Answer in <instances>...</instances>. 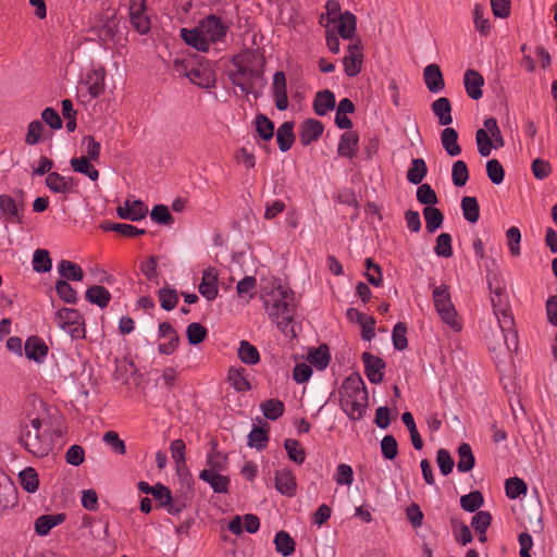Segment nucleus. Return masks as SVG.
I'll use <instances>...</instances> for the list:
<instances>
[{
	"instance_id": "obj_42",
	"label": "nucleus",
	"mask_w": 557,
	"mask_h": 557,
	"mask_svg": "<svg viewBox=\"0 0 557 557\" xmlns=\"http://www.w3.org/2000/svg\"><path fill=\"white\" fill-rule=\"evenodd\" d=\"M70 163L74 172L86 175L90 181L98 180L99 172L88 158H72Z\"/></svg>"
},
{
	"instance_id": "obj_59",
	"label": "nucleus",
	"mask_w": 557,
	"mask_h": 557,
	"mask_svg": "<svg viewBox=\"0 0 557 557\" xmlns=\"http://www.w3.org/2000/svg\"><path fill=\"white\" fill-rule=\"evenodd\" d=\"M186 335H187V339H188V343L190 345H199L200 343H202L207 335H208V331L207 329L198 323V322H193L190 324H188L187 326V330H186Z\"/></svg>"
},
{
	"instance_id": "obj_45",
	"label": "nucleus",
	"mask_w": 557,
	"mask_h": 557,
	"mask_svg": "<svg viewBox=\"0 0 557 557\" xmlns=\"http://www.w3.org/2000/svg\"><path fill=\"white\" fill-rule=\"evenodd\" d=\"M460 205L463 218L470 223H476L480 219V207L476 198L465 196Z\"/></svg>"
},
{
	"instance_id": "obj_26",
	"label": "nucleus",
	"mask_w": 557,
	"mask_h": 557,
	"mask_svg": "<svg viewBox=\"0 0 557 557\" xmlns=\"http://www.w3.org/2000/svg\"><path fill=\"white\" fill-rule=\"evenodd\" d=\"M47 187L58 194L71 193L75 187L73 177L62 176L58 172H50L46 177Z\"/></svg>"
},
{
	"instance_id": "obj_18",
	"label": "nucleus",
	"mask_w": 557,
	"mask_h": 557,
	"mask_svg": "<svg viewBox=\"0 0 557 557\" xmlns=\"http://www.w3.org/2000/svg\"><path fill=\"white\" fill-rule=\"evenodd\" d=\"M323 131L322 122L315 119H308L300 126L299 141L302 146H308L312 141L318 140L322 136Z\"/></svg>"
},
{
	"instance_id": "obj_27",
	"label": "nucleus",
	"mask_w": 557,
	"mask_h": 557,
	"mask_svg": "<svg viewBox=\"0 0 557 557\" xmlns=\"http://www.w3.org/2000/svg\"><path fill=\"white\" fill-rule=\"evenodd\" d=\"M181 37L188 46L197 49L198 51L207 52L209 50L210 44L202 33L201 27L193 29L182 28Z\"/></svg>"
},
{
	"instance_id": "obj_50",
	"label": "nucleus",
	"mask_w": 557,
	"mask_h": 557,
	"mask_svg": "<svg viewBox=\"0 0 557 557\" xmlns=\"http://www.w3.org/2000/svg\"><path fill=\"white\" fill-rule=\"evenodd\" d=\"M52 268V261L49 251L38 248L33 256V269L38 273L49 272Z\"/></svg>"
},
{
	"instance_id": "obj_22",
	"label": "nucleus",
	"mask_w": 557,
	"mask_h": 557,
	"mask_svg": "<svg viewBox=\"0 0 557 557\" xmlns=\"http://www.w3.org/2000/svg\"><path fill=\"white\" fill-rule=\"evenodd\" d=\"M199 479L208 483L214 493L226 494L230 490V478L212 470H202Z\"/></svg>"
},
{
	"instance_id": "obj_21",
	"label": "nucleus",
	"mask_w": 557,
	"mask_h": 557,
	"mask_svg": "<svg viewBox=\"0 0 557 557\" xmlns=\"http://www.w3.org/2000/svg\"><path fill=\"white\" fill-rule=\"evenodd\" d=\"M463 85L467 95L478 100L482 97V86L484 85V77L476 70L469 69L463 74Z\"/></svg>"
},
{
	"instance_id": "obj_61",
	"label": "nucleus",
	"mask_w": 557,
	"mask_h": 557,
	"mask_svg": "<svg viewBox=\"0 0 557 557\" xmlns=\"http://www.w3.org/2000/svg\"><path fill=\"white\" fill-rule=\"evenodd\" d=\"M417 200L425 207H434L438 198L434 189L429 184H421L417 189Z\"/></svg>"
},
{
	"instance_id": "obj_49",
	"label": "nucleus",
	"mask_w": 557,
	"mask_h": 557,
	"mask_svg": "<svg viewBox=\"0 0 557 557\" xmlns=\"http://www.w3.org/2000/svg\"><path fill=\"white\" fill-rule=\"evenodd\" d=\"M21 486L28 493H35L39 486L38 474L34 468L28 467L18 474Z\"/></svg>"
},
{
	"instance_id": "obj_60",
	"label": "nucleus",
	"mask_w": 557,
	"mask_h": 557,
	"mask_svg": "<svg viewBox=\"0 0 557 557\" xmlns=\"http://www.w3.org/2000/svg\"><path fill=\"white\" fill-rule=\"evenodd\" d=\"M256 129L263 140H270L274 135V123L264 114H258Z\"/></svg>"
},
{
	"instance_id": "obj_15",
	"label": "nucleus",
	"mask_w": 557,
	"mask_h": 557,
	"mask_svg": "<svg viewBox=\"0 0 557 557\" xmlns=\"http://www.w3.org/2000/svg\"><path fill=\"white\" fill-rule=\"evenodd\" d=\"M346 315L349 321L357 322L361 326L362 339L371 341L374 337L375 320L373 317L367 315L356 308H349Z\"/></svg>"
},
{
	"instance_id": "obj_14",
	"label": "nucleus",
	"mask_w": 557,
	"mask_h": 557,
	"mask_svg": "<svg viewBox=\"0 0 557 557\" xmlns=\"http://www.w3.org/2000/svg\"><path fill=\"white\" fill-rule=\"evenodd\" d=\"M208 42L221 41L226 36L227 27L221 18L215 15H209L200 25Z\"/></svg>"
},
{
	"instance_id": "obj_48",
	"label": "nucleus",
	"mask_w": 557,
	"mask_h": 557,
	"mask_svg": "<svg viewBox=\"0 0 557 557\" xmlns=\"http://www.w3.org/2000/svg\"><path fill=\"white\" fill-rule=\"evenodd\" d=\"M428 173V168L423 159L417 158L411 161V166L407 172V180L413 185L422 182Z\"/></svg>"
},
{
	"instance_id": "obj_39",
	"label": "nucleus",
	"mask_w": 557,
	"mask_h": 557,
	"mask_svg": "<svg viewBox=\"0 0 557 557\" xmlns=\"http://www.w3.org/2000/svg\"><path fill=\"white\" fill-rule=\"evenodd\" d=\"M237 357L243 363L248 366L257 364L260 361V354L258 349L245 339L239 342Z\"/></svg>"
},
{
	"instance_id": "obj_24",
	"label": "nucleus",
	"mask_w": 557,
	"mask_h": 557,
	"mask_svg": "<svg viewBox=\"0 0 557 557\" xmlns=\"http://www.w3.org/2000/svg\"><path fill=\"white\" fill-rule=\"evenodd\" d=\"M431 110L437 117L441 126H448L453 123V108L447 97H441L431 103Z\"/></svg>"
},
{
	"instance_id": "obj_11",
	"label": "nucleus",
	"mask_w": 557,
	"mask_h": 557,
	"mask_svg": "<svg viewBox=\"0 0 557 557\" xmlns=\"http://www.w3.org/2000/svg\"><path fill=\"white\" fill-rule=\"evenodd\" d=\"M361 359L364 364V374L368 377V380L373 384H380L381 382H383V370L386 367L385 361L382 358L374 356L369 351H364L361 356Z\"/></svg>"
},
{
	"instance_id": "obj_2",
	"label": "nucleus",
	"mask_w": 557,
	"mask_h": 557,
	"mask_svg": "<svg viewBox=\"0 0 557 557\" xmlns=\"http://www.w3.org/2000/svg\"><path fill=\"white\" fill-rule=\"evenodd\" d=\"M339 394L343 410L351 420H360L369 404V395L362 377L357 373L346 377Z\"/></svg>"
},
{
	"instance_id": "obj_32",
	"label": "nucleus",
	"mask_w": 557,
	"mask_h": 557,
	"mask_svg": "<svg viewBox=\"0 0 557 557\" xmlns=\"http://www.w3.org/2000/svg\"><path fill=\"white\" fill-rule=\"evenodd\" d=\"M441 143L448 156L456 157L461 153L458 133L455 128L446 126L441 133Z\"/></svg>"
},
{
	"instance_id": "obj_36",
	"label": "nucleus",
	"mask_w": 557,
	"mask_h": 557,
	"mask_svg": "<svg viewBox=\"0 0 557 557\" xmlns=\"http://www.w3.org/2000/svg\"><path fill=\"white\" fill-rule=\"evenodd\" d=\"M294 123L286 121L280 125L276 132V141L282 152L292 148L295 141Z\"/></svg>"
},
{
	"instance_id": "obj_3",
	"label": "nucleus",
	"mask_w": 557,
	"mask_h": 557,
	"mask_svg": "<svg viewBox=\"0 0 557 557\" xmlns=\"http://www.w3.org/2000/svg\"><path fill=\"white\" fill-rule=\"evenodd\" d=\"M18 443L36 457H46L52 450V438L48 434V425L44 424L39 418H33L21 424Z\"/></svg>"
},
{
	"instance_id": "obj_47",
	"label": "nucleus",
	"mask_w": 557,
	"mask_h": 557,
	"mask_svg": "<svg viewBox=\"0 0 557 557\" xmlns=\"http://www.w3.org/2000/svg\"><path fill=\"white\" fill-rule=\"evenodd\" d=\"M58 271L61 276L70 281H82L84 277L82 268L70 260H62L58 265Z\"/></svg>"
},
{
	"instance_id": "obj_44",
	"label": "nucleus",
	"mask_w": 557,
	"mask_h": 557,
	"mask_svg": "<svg viewBox=\"0 0 557 557\" xmlns=\"http://www.w3.org/2000/svg\"><path fill=\"white\" fill-rule=\"evenodd\" d=\"M102 230L107 232H115L124 237H135L139 235H144L146 231L144 228H138L134 225L126 223H103L101 225Z\"/></svg>"
},
{
	"instance_id": "obj_37",
	"label": "nucleus",
	"mask_w": 557,
	"mask_h": 557,
	"mask_svg": "<svg viewBox=\"0 0 557 557\" xmlns=\"http://www.w3.org/2000/svg\"><path fill=\"white\" fill-rule=\"evenodd\" d=\"M357 28V17L349 11L338 16V34L343 39H352Z\"/></svg>"
},
{
	"instance_id": "obj_25",
	"label": "nucleus",
	"mask_w": 557,
	"mask_h": 557,
	"mask_svg": "<svg viewBox=\"0 0 557 557\" xmlns=\"http://www.w3.org/2000/svg\"><path fill=\"white\" fill-rule=\"evenodd\" d=\"M274 485L277 492L285 496L293 497L296 494V478L290 471H276L274 476Z\"/></svg>"
},
{
	"instance_id": "obj_38",
	"label": "nucleus",
	"mask_w": 557,
	"mask_h": 557,
	"mask_svg": "<svg viewBox=\"0 0 557 557\" xmlns=\"http://www.w3.org/2000/svg\"><path fill=\"white\" fill-rule=\"evenodd\" d=\"M458 462L457 469L459 472H469L475 465V458L472 448L468 443H461L457 449Z\"/></svg>"
},
{
	"instance_id": "obj_30",
	"label": "nucleus",
	"mask_w": 557,
	"mask_h": 557,
	"mask_svg": "<svg viewBox=\"0 0 557 557\" xmlns=\"http://www.w3.org/2000/svg\"><path fill=\"white\" fill-rule=\"evenodd\" d=\"M24 349L26 357L37 362H41L48 354V346L38 336L28 337Z\"/></svg>"
},
{
	"instance_id": "obj_41",
	"label": "nucleus",
	"mask_w": 557,
	"mask_h": 557,
	"mask_svg": "<svg viewBox=\"0 0 557 557\" xmlns=\"http://www.w3.org/2000/svg\"><path fill=\"white\" fill-rule=\"evenodd\" d=\"M274 545L277 553L282 556H289L296 549V542L286 531H278L274 536Z\"/></svg>"
},
{
	"instance_id": "obj_5",
	"label": "nucleus",
	"mask_w": 557,
	"mask_h": 557,
	"mask_svg": "<svg viewBox=\"0 0 557 557\" xmlns=\"http://www.w3.org/2000/svg\"><path fill=\"white\" fill-rule=\"evenodd\" d=\"M433 301L442 321L453 331L459 332L462 326L457 319V311L450 299L449 287L445 284L436 286L433 289Z\"/></svg>"
},
{
	"instance_id": "obj_17",
	"label": "nucleus",
	"mask_w": 557,
	"mask_h": 557,
	"mask_svg": "<svg viewBox=\"0 0 557 557\" xmlns=\"http://www.w3.org/2000/svg\"><path fill=\"white\" fill-rule=\"evenodd\" d=\"M273 98L275 107L278 111H284L288 108V97L286 88V76L283 71H277L273 76Z\"/></svg>"
},
{
	"instance_id": "obj_12",
	"label": "nucleus",
	"mask_w": 557,
	"mask_h": 557,
	"mask_svg": "<svg viewBox=\"0 0 557 557\" xmlns=\"http://www.w3.org/2000/svg\"><path fill=\"white\" fill-rule=\"evenodd\" d=\"M22 210L23 203L18 206L12 196L7 194L0 195V211L4 223L22 224Z\"/></svg>"
},
{
	"instance_id": "obj_56",
	"label": "nucleus",
	"mask_w": 557,
	"mask_h": 557,
	"mask_svg": "<svg viewBox=\"0 0 557 557\" xmlns=\"http://www.w3.org/2000/svg\"><path fill=\"white\" fill-rule=\"evenodd\" d=\"M160 306L166 311L173 310L178 302V295L174 288L163 287L158 292Z\"/></svg>"
},
{
	"instance_id": "obj_58",
	"label": "nucleus",
	"mask_w": 557,
	"mask_h": 557,
	"mask_svg": "<svg viewBox=\"0 0 557 557\" xmlns=\"http://www.w3.org/2000/svg\"><path fill=\"white\" fill-rule=\"evenodd\" d=\"M451 180L456 187H462L469 180V170L465 161L458 160L453 164Z\"/></svg>"
},
{
	"instance_id": "obj_53",
	"label": "nucleus",
	"mask_w": 557,
	"mask_h": 557,
	"mask_svg": "<svg viewBox=\"0 0 557 557\" xmlns=\"http://www.w3.org/2000/svg\"><path fill=\"white\" fill-rule=\"evenodd\" d=\"M453 533L455 536V540L461 544L467 545L472 542V533L467 524H465L462 521H459L457 519L450 520Z\"/></svg>"
},
{
	"instance_id": "obj_7",
	"label": "nucleus",
	"mask_w": 557,
	"mask_h": 557,
	"mask_svg": "<svg viewBox=\"0 0 557 557\" xmlns=\"http://www.w3.org/2000/svg\"><path fill=\"white\" fill-rule=\"evenodd\" d=\"M55 323L73 338L84 336V319L82 314L73 308H62L55 313Z\"/></svg>"
},
{
	"instance_id": "obj_19",
	"label": "nucleus",
	"mask_w": 557,
	"mask_h": 557,
	"mask_svg": "<svg viewBox=\"0 0 557 557\" xmlns=\"http://www.w3.org/2000/svg\"><path fill=\"white\" fill-rule=\"evenodd\" d=\"M199 293L207 300H214L218 296V273L212 267L202 271L201 283L199 285Z\"/></svg>"
},
{
	"instance_id": "obj_43",
	"label": "nucleus",
	"mask_w": 557,
	"mask_h": 557,
	"mask_svg": "<svg viewBox=\"0 0 557 557\" xmlns=\"http://www.w3.org/2000/svg\"><path fill=\"white\" fill-rule=\"evenodd\" d=\"M423 216L425 220V228L429 233H435L443 224L444 214L435 207H424Z\"/></svg>"
},
{
	"instance_id": "obj_1",
	"label": "nucleus",
	"mask_w": 557,
	"mask_h": 557,
	"mask_svg": "<svg viewBox=\"0 0 557 557\" xmlns=\"http://www.w3.org/2000/svg\"><path fill=\"white\" fill-rule=\"evenodd\" d=\"M235 71L228 73V78L245 95L252 94L255 98L259 97L256 90L257 85L265 86L264 78V58L256 52H245L233 59Z\"/></svg>"
},
{
	"instance_id": "obj_46",
	"label": "nucleus",
	"mask_w": 557,
	"mask_h": 557,
	"mask_svg": "<svg viewBox=\"0 0 557 557\" xmlns=\"http://www.w3.org/2000/svg\"><path fill=\"white\" fill-rule=\"evenodd\" d=\"M263 416L270 420H277L285 411L284 403L276 398H271L260 405Z\"/></svg>"
},
{
	"instance_id": "obj_51",
	"label": "nucleus",
	"mask_w": 557,
	"mask_h": 557,
	"mask_svg": "<svg viewBox=\"0 0 557 557\" xmlns=\"http://www.w3.org/2000/svg\"><path fill=\"white\" fill-rule=\"evenodd\" d=\"M484 503L480 491H472L460 497V506L465 511L475 512Z\"/></svg>"
},
{
	"instance_id": "obj_34",
	"label": "nucleus",
	"mask_w": 557,
	"mask_h": 557,
	"mask_svg": "<svg viewBox=\"0 0 557 557\" xmlns=\"http://www.w3.org/2000/svg\"><path fill=\"white\" fill-rule=\"evenodd\" d=\"M85 298L87 301L92 305H97L99 308H106L111 300V294L104 286L92 285L87 288Z\"/></svg>"
},
{
	"instance_id": "obj_62",
	"label": "nucleus",
	"mask_w": 557,
	"mask_h": 557,
	"mask_svg": "<svg viewBox=\"0 0 557 557\" xmlns=\"http://www.w3.org/2000/svg\"><path fill=\"white\" fill-rule=\"evenodd\" d=\"M268 442V430L263 428H253V430L248 435V445L250 447L257 448L258 450L264 449Z\"/></svg>"
},
{
	"instance_id": "obj_31",
	"label": "nucleus",
	"mask_w": 557,
	"mask_h": 557,
	"mask_svg": "<svg viewBox=\"0 0 557 557\" xmlns=\"http://www.w3.org/2000/svg\"><path fill=\"white\" fill-rule=\"evenodd\" d=\"M227 381L231 382L234 389L238 393H245L251 389V384L246 376V369L243 367H230Z\"/></svg>"
},
{
	"instance_id": "obj_13",
	"label": "nucleus",
	"mask_w": 557,
	"mask_h": 557,
	"mask_svg": "<svg viewBox=\"0 0 557 557\" xmlns=\"http://www.w3.org/2000/svg\"><path fill=\"white\" fill-rule=\"evenodd\" d=\"M475 143L478 152L481 157L486 158L491 154L492 149H499L505 146L503 134L490 137L486 131L478 129L475 132Z\"/></svg>"
},
{
	"instance_id": "obj_20",
	"label": "nucleus",
	"mask_w": 557,
	"mask_h": 557,
	"mask_svg": "<svg viewBox=\"0 0 557 557\" xmlns=\"http://www.w3.org/2000/svg\"><path fill=\"white\" fill-rule=\"evenodd\" d=\"M423 79L430 92L437 94L445 88V81L441 67L435 63L424 67Z\"/></svg>"
},
{
	"instance_id": "obj_9",
	"label": "nucleus",
	"mask_w": 557,
	"mask_h": 557,
	"mask_svg": "<svg viewBox=\"0 0 557 557\" xmlns=\"http://www.w3.org/2000/svg\"><path fill=\"white\" fill-rule=\"evenodd\" d=\"M147 5L145 0H131L129 1V22L132 26L140 34L149 33L151 22L147 15Z\"/></svg>"
},
{
	"instance_id": "obj_54",
	"label": "nucleus",
	"mask_w": 557,
	"mask_h": 557,
	"mask_svg": "<svg viewBox=\"0 0 557 557\" xmlns=\"http://www.w3.org/2000/svg\"><path fill=\"white\" fill-rule=\"evenodd\" d=\"M185 449L186 444L182 438L174 440L170 445L171 455L176 463L177 472H180L181 469L186 468Z\"/></svg>"
},
{
	"instance_id": "obj_8",
	"label": "nucleus",
	"mask_w": 557,
	"mask_h": 557,
	"mask_svg": "<svg viewBox=\"0 0 557 557\" xmlns=\"http://www.w3.org/2000/svg\"><path fill=\"white\" fill-rule=\"evenodd\" d=\"M491 289V302L494 313L499 325L505 327L513 326V319L509 313L507 297L500 287L493 288L492 283L488 284Z\"/></svg>"
},
{
	"instance_id": "obj_6",
	"label": "nucleus",
	"mask_w": 557,
	"mask_h": 557,
	"mask_svg": "<svg viewBox=\"0 0 557 557\" xmlns=\"http://www.w3.org/2000/svg\"><path fill=\"white\" fill-rule=\"evenodd\" d=\"M487 345L491 351L505 355L518 349V333L513 326L505 327L498 324V329L491 330L485 334Z\"/></svg>"
},
{
	"instance_id": "obj_63",
	"label": "nucleus",
	"mask_w": 557,
	"mask_h": 557,
	"mask_svg": "<svg viewBox=\"0 0 557 557\" xmlns=\"http://www.w3.org/2000/svg\"><path fill=\"white\" fill-rule=\"evenodd\" d=\"M362 53L348 54L343 59L344 71L347 76L354 77L358 75L362 66Z\"/></svg>"
},
{
	"instance_id": "obj_29",
	"label": "nucleus",
	"mask_w": 557,
	"mask_h": 557,
	"mask_svg": "<svg viewBox=\"0 0 557 557\" xmlns=\"http://www.w3.org/2000/svg\"><path fill=\"white\" fill-rule=\"evenodd\" d=\"M66 519L64 512L57 515H42L35 520V532L38 535L45 536L49 534L52 528L63 523Z\"/></svg>"
},
{
	"instance_id": "obj_4",
	"label": "nucleus",
	"mask_w": 557,
	"mask_h": 557,
	"mask_svg": "<svg viewBox=\"0 0 557 557\" xmlns=\"http://www.w3.org/2000/svg\"><path fill=\"white\" fill-rule=\"evenodd\" d=\"M263 306L277 327L287 334L295 313L294 292L280 285L276 292L263 299Z\"/></svg>"
},
{
	"instance_id": "obj_10",
	"label": "nucleus",
	"mask_w": 557,
	"mask_h": 557,
	"mask_svg": "<svg viewBox=\"0 0 557 557\" xmlns=\"http://www.w3.org/2000/svg\"><path fill=\"white\" fill-rule=\"evenodd\" d=\"M174 66L177 71H186V76L189 81L201 88H210L215 83V78L211 72L199 67L188 69L184 60H175Z\"/></svg>"
},
{
	"instance_id": "obj_55",
	"label": "nucleus",
	"mask_w": 557,
	"mask_h": 557,
	"mask_svg": "<svg viewBox=\"0 0 557 557\" xmlns=\"http://www.w3.org/2000/svg\"><path fill=\"white\" fill-rule=\"evenodd\" d=\"M401 420L409 431L411 443H412L413 447L417 450L422 449L423 441L417 430V425H416V422H414V419H413V416L411 414V412H409V411L404 412L401 416Z\"/></svg>"
},
{
	"instance_id": "obj_16",
	"label": "nucleus",
	"mask_w": 557,
	"mask_h": 557,
	"mask_svg": "<svg viewBox=\"0 0 557 557\" xmlns=\"http://www.w3.org/2000/svg\"><path fill=\"white\" fill-rule=\"evenodd\" d=\"M120 20L115 13L107 14L101 20V25L97 27V36L102 44L115 41Z\"/></svg>"
},
{
	"instance_id": "obj_52",
	"label": "nucleus",
	"mask_w": 557,
	"mask_h": 557,
	"mask_svg": "<svg viewBox=\"0 0 557 557\" xmlns=\"http://www.w3.org/2000/svg\"><path fill=\"white\" fill-rule=\"evenodd\" d=\"M284 448L287 453L288 458L297 465H301L305 461L306 454L301 444L294 438H287L284 442Z\"/></svg>"
},
{
	"instance_id": "obj_28",
	"label": "nucleus",
	"mask_w": 557,
	"mask_h": 557,
	"mask_svg": "<svg viewBox=\"0 0 557 557\" xmlns=\"http://www.w3.org/2000/svg\"><path fill=\"white\" fill-rule=\"evenodd\" d=\"M335 96L331 90L324 89L317 92L313 101V110L317 115H326L330 111L335 109Z\"/></svg>"
},
{
	"instance_id": "obj_40",
	"label": "nucleus",
	"mask_w": 557,
	"mask_h": 557,
	"mask_svg": "<svg viewBox=\"0 0 557 557\" xmlns=\"http://www.w3.org/2000/svg\"><path fill=\"white\" fill-rule=\"evenodd\" d=\"M106 71L103 67L94 71L87 76L88 94L91 98L99 97L104 91Z\"/></svg>"
},
{
	"instance_id": "obj_33",
	"label": "nucleus",
	"mask_w": 557,
	"mask_h": 557,
	"mask_svg": "<svg viewBox=\"0 0 557 557\" xmlns=\"http://www.w3.org/2000/svg\"><path fill=\"white\" fill-rule=\"evenodd\" d=\"M359 136L355 132H345L339 139L337 153L341 157L354 158L357 152Z\"/></svg>"
},
{
	"instance_id": "obj_57",
	"label": "nucleus",
	"mask_w": 557,
	"mask_h": 557,
	"mask_svg": "<svg viewBox=\"0 0 557 557\" xmlns=\"http://www.w3.org/2000/svg\"><path fill=\"white\" fill-rule=\"evenodd\" d=\"M505 490L508 498L516 499L520 495L525 494L528 487L522 479L513 476L506 480Z\"/></svg>"
},
{
	"instance_id": "obj_64",
	"label": "nucleus",
	"mask_w": 557,
	"mask_h": 557,
	"mask_svg": "<svg viewBox=\"0 0 557 557\" xmlns=\"http://www.w3.org/2000/svg\"><path fill=\"white\" fill-rule=\"evenodd\" d=\"M55 292L60 299L66 304H75L77 300V293L70 283L64 280H59L55 283Z\"/></svg>"
},
{
	"instance_id": "obj_35",
	"label": "nucleus",
	"mask_w": 557,
	"mask_h": 557,
	"mask_svg": "<svg viewBox=\"0 0 557 557\" xmlns=\"http://www.w3.org/2000/svg\"><path fill=\"white\" fill-rule=\"evenodd\" d=\"M308 361L318 370H324L331 361V354L326 344L320 345L318 348H311L308 351Z\"/></svg>"
},
{
	"instance_id": "obj_23",
	"label": "nucleus",
	"mask_w": 557,
	"mask_h": 557,
	"mask_svg": "<svg viewBox=\"0 0 557 557\" xmlns=\"http://www.w3.org/2000/svg\"><path fill=\"white\" fill-rule=\"evenodd\" d=\"M18 504L17 490L13 484L0 483V516L3 517Z\"/></svg>"
}]
</instances>
